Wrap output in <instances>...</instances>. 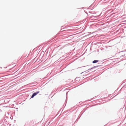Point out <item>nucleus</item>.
Returning <instances> with one entry per match:
<instances>
[{
	"instance_id": "nucleus-2",
	"label": "nucleus",
	"mask_w": 126,
	"mask_h": 126,
	"mask_svg": "<svg viewBox=\"0 0 126 126\" xmlns=\"http://www.w3.org/2000/svg\"><path fill=\"white\" fill-rule=\"evenodd\" d=\"M98 60H94L93 62V63H95L98 62Z\"/></svg>"
},
{
	"instance_id": "nucleus-1",
	"label": "nucleus",
	"mask_w": 126,
	"mask_h": 126,
	"mask_svg": "<svg viewBox=\"0 0 126 126\" xmlns=\"http://www.w3.org/2000/svg\"><path fill=\"white\" fill-rule=\"evenodd\" d=\"M39 92H37L36 93H34L32 95L31 98H33L36 95L38 94Z\"/></svg>"
}]
</instances>
